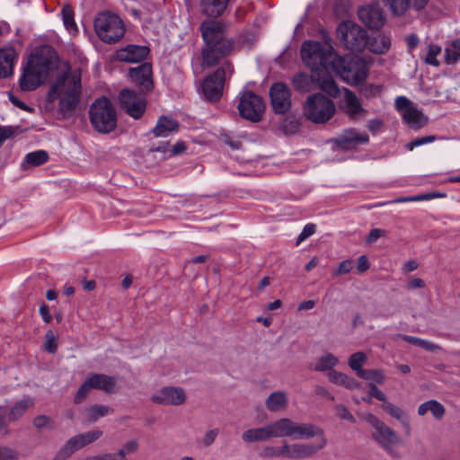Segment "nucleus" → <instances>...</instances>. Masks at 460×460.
<instances>
[{"label": "nucleus", "mask_w": 460, "mask_h": 460, "mask_svg": "<svg viewBox=\"0 0 460 460\" xmlns=\"http://www.w3.org/2000/svg\"><path fill=\"white\" fill-rule=\"evenodd\" d=\"M218 434V429H208L205 432L203 438L199 440V443L204 447H208L215 442Z\"/></svg>", "instance_id": "obj_52"}, {"label": "nucleus", "mask_w": 460, "mask_h": 460, "mask_svg": "<svg viewBox=\"0 0 460 460\" xmlns=\"http://www.w3.org/2000/svg\"><path fill=\"white\" fill-rule=\"evenodd\" d=\"M394 15L402 16L411 6V0H383Z\"/></svg>", "instance_id": "obj_41"}, {"label": "nucleus", "mask_w": 460, "mask_h": 460, "mask_svg": "<svg viewBox=\"0 0 460 460\" xmlns=\"http://www.w3.org/2000/svg\"><path fill=\"white\" fill-rule=\"evenodd\" d=\"M179 123L170 116H161L158 118L155 127L152 129V133L156 137H165L170 133L177 131Z\"/></svg>", "instance_id": "obj_29"}, {"label": "nucleus", "mask_w": 460, "mask_h": 460, "mask_svg": "<svg viewBox=\"0 0 460 460\" xmlns=\"http://www.w3.org/2000/svg\"><path fill=\"white\" fill-rule=\"evenodd\" d=\"M270 98L276 114H285L291 109V90L286 84H273L270 88Z\"/></svg>", "instance_id": "obj_17"}, {"label": "nucleus", "mask_w": 460, "mask_h": 460, "mask_svg": "<svg viewBox=\"0 0 460 460\" xmlns=\"http://www.w3.org/2000/svg\"><path fill=\"white\" fill-rule=\"evenodd\" d=\"M363 375L360 378L376 382V384L382 385L385 380V372L382 369H367L366 372H361Z\"/></svg>", "instance_id": "obj_46"}, {"label": "nucleus", "mask_w": 460, "mask_h": 460, "mask_svg": "<svg viewBox=\"0 0 460 460\" xmlns=\"http://www.w3.org/2000/svg\"><path fill=\"white\" fill-rule=\"evenodd\" d=\"M344 102L345 111L350 119H358L367 115V111L362 107L359 99L349 89H345Z\"/></svg>", "instance_id": "obj_23"}, {"label": "nucleus", "mask_w": 460, "mask_h": 460, "mask_svg": "<svg viewBox=\"0 0 460 460\" xmlns=\"http://www.w3.org/2000/svg\"><path fill=\"white\" fill-rule=\"evenodd\" d=\"M395 109L411 128L420 129L429 121L428 117L405 96H399L395 99Z\"/></svg>", "instance_id": "obj_13"}, {"label": "nucleus", "mask_w": 460, "mask_h": 460, "mask_svg": "<svg viewBox=\"0 0 460 460\" xmlns=\"http://www.w3.org/2000/svg\"><path fill=\"white\" fill-rule=\"evenodd\" d=\"M301 58L313 71L327 70L333 65L332 48L319 41H305L301 47Z\"/></svg>", "instance_id": "obj_4"}, {"label": "nucleus", "mask_w": 460, "mask_h": 460, "mask_svg": "<svg viewBox=\"0 0 460 460\" xmlns=\"http://www.w3.org/2000/svg\"><path fill=\"white\" fill-rule=\"evenodd\" d=\"M367 357L362 352L358 351L353 353L348 359L349 367L356 372L357 376L360 378L363 375L361 372H366L367 369L362 368V367L367 362Z\"/></svg>", "instance_id": "obj_39"}, {"label": "nucleus", "mask_w": 460, "mask_h": 460, "mask_svg": "<svg viewBox=\"0 0 460 460\" xmlns=\"http://www.w3.org/2000/svg\"><path fill=\"white\" fill-rule=\"evenodd\" d=\"M148 53L149 49L146 46L128 45L117 51L116 58L128 63H139L146 59Z\"/></svg>", "instance_id": "obj_22"}, {"label": "nucleus", "mask_w": 460, "mask_h": 460, "mask_svg": "<svg viewBox=\"0 0 460 460\" xmlns=\"http://www.w3.org/2000/svg\"><path fill=\"white\" fill-rule=\"evenodd\" d=\"M364 420L374 429L373 439L388 452L394 445L400 443V438L390 427L372 413H367Z\"/></svg>", "instance_id": "obj_11"}, {"label": "nucleus", "mask_w": 460, "mask_h": 460, "mask_svg": "<svg viewBox=\"0 0 460 460\" xmlns=\"http://www.w3.org/2000/svg\"><path fill=\"white\" fill-rule=\"evenodd\" d=\"M66 66L67 71L58 75L51 83L47 99L49 102L58 100L59 111L70 116L79 102L82 73L80 69L71 72L68 63Z\"/></svg>", "instance_id": "obj_2"}, {"label": "nucleus", "mask_w": 460, "mask_h": 460, "mask_svg": "<svg viewBox=\"0 0 460 460\" xmlns=\"http://www.w3.org/2000/svg\"><path fill=\"white\" fill-rule=\"evenodd\" d=\"M383 409L393 418L400 421L402 426L404 428L406 434H411V423L410 418L400 407L397 405L385 402L383 405Z\"/></svg>", "instance_id": "obj_30"}, {"label": "nucleus", "mask_w": 460, "mask_h": 460, "mask_svg": "<svg viewBox=\"0 0 460 460\" xmlns=\"http://www.w3.org/2000/svg\"><path fill=\"white\" fill-rule=\"evenodd\" d=\"M358 14L361 22L370 29H379L385 23L383 12L376 5L362 6Z\"/></svg>", "instance_id": "obj_21"}, {"label": "nucleus", "mask_w": 460, "mask_h": 460, "mask_svg": "<svg viewBox=\"0 0 460 460\" xmlns=\"http://www.w3.org/2000/svg\"><path fill=\"white\" fill-rule=\"evenodd\" d=\"M460 59V39L452 41L445 49V62L447 65L456 64Z\"/></svg>", "instance_id": "obj_40"}, {"label": "nucleus", "mask_w": 460, "mask_h": 460, "mask_svg": "<svg viewBox=\"0 0 460 460\" xmlns=\"http://www.w3.org/2000/svg\"><path fill=\"white\" fill-rule=\"evenodd\" d=\"M369 50L376 54H385L391 48V39L386 35H377L368 43Z\"/></svg>", "instance_id": "obj_34"}, {"label": "nucleus", "mask_w": 460, "mask_h": 460, "mask_svg": "<svg viewBox=\"0 0 460 460\" xmlns=\"http://www.w3.org/2000/svg\"><path fill=\"white\" fill-rule=\"evenodd\" d=\"M121 108L135 119H138L144 114L146 108L145 96L135 91L123 89L119 95Z\"/></svg>", "instance_id": "obj_15"}, {"label": "nucleus", "mask_w": 460, "mask_h": 460, "mask_svg": "<svg viewBox=\"0 0 460 460\" xmlns=\"http://www.w3.org/2000/svg\"><path fill=\"white\" fill-rule=\"evenodd\" d=\"M92 389H93V385H92V382L88 376L87 378L84 380V382L79 387V389L75 396V399H74L75 402V403L82 402L86 398V396L88 395V394L90 393V391Z\"/></svg>", "instance_id": "obj_49"}, {"label": "nucleus", "mask_w": 460, "mask_h": 460, "mask_svg": "<svg viewBox=\"0 0 460 460\" xmlns=\"http://www.w3.org/2000/svg\"><path fill=\"white\" fill-rule=\"evenodd\" d=\"M131 80L137 85L148 90L152 86V68L147 63H144L129 71Z\"/></svg>", "instance_id": "obj_24"}, {"label": "nucleus", "mask_w": 460, "mask_h": 460, "mask_svg": "<svg viewBox=\"0 0 460 460\" xmlns=\"http://www.w3.org/2000/svg\"><path fill=\"white\" fill-rule=\"evenodd\" d=\"M81 436V439H83V443L84 446L89 445L95 440H97L102 435L101 430H92L85 433L79 434Z\"/></svg>", "instance_id": "obj_57"}, {"label": "nucleus", "mask_w": 460, "mask_h": 460, "mask_svg": "<svg viewBox=\"0 0 460 460\" xmlns=\"http://www.w3.org/2000/svg\"><path fill=\"white\" fill-rule=\"evenodd\" d=\"M288 397L286 392L278 390L272 392L265 400V406L270 412H281L287 410Z\"/></svg>", "instance_id": "obj_27"}, {"label": "nucleus", "mask_w": 460, "mask_h": 460, "mask_svg": "<svg viewBox=\"0 0 460 460\" xmlns=\"http://www.w3.org/2000/svg\"><path fill=\"white\" fill-rule=\"evenodd\" d=\"M300 126L301 123L298 119L289 116L283 119L280 128L285 134L293 135L299 130Z\"/></svg>", "instance_id": "obj_43"}, {"label": "nucleus", "mask_w": 460, "mask_h": 460, "mask_svg": "<svg viewBox=\"0 0 460 460\" xmlns=\"http://www.w3.org/2000/svg\"><path fill=\"white\" fill-rule=\"evenodd\" d=\"M368 387L371 397H375L384 403L387 401L386 395L374 383H369Z\"/></svg>", "instance_id": "obj_61"}, {"label": "nucleus", "mask_w": 460, "mask_h": 460, "mask_svg": "<svg viewBox=\"0 0 460 460\" xmlns=\"http://www.w3.org/2000/svg\"><path fill=\"white\" fill-rule=\"evenodd\" d=\"M44 349L51 354H54L57 351L58 345L55 334L52 331H48L45 334Z\"/></svg>", "instance_id": "obj_53"}, {"label": "nucleus", "mask_w": 460, "mask_h": 460, "mask_svg": "<svg viewBox=\"0 0 460 460\" xmlns=\"http://www.w3.org/2000/svg\"><path fill=\"white\" fill-rule=\"evenodd\" d=\"M187 396L185 391L178 386H164L155 391L151 401L162 405L179 406L186 402Z\"/></svg>", "instance_id": "obj_18"}, {"label": "nucleus", "mask_w": 460, "mask_h": 460, "mask_svg": "<svg viewBox=\"0 0 460 460\" xmlns=\"http://www.w3.org/2000/svg\"><path fill=\"white\" fill-rule=\"evenodd\" d=\"M113 412L107 405L94 404L85 410L86 419L89 422H95L99 418L105 417Z\"/></svg>", "instance_id": "obj_38"}, {"label": "nucleus", "mask_w": 460, "mask_h": 460, "mask_svg": "<svg viewBox=\"0 0 460 460\" xmlns=\"http://www.w3.org/2000/svg\"><path fill=\"white\" fill-rule=\"evenodd\" d=\"M337 414L338 416L342 419L349 420L351 423L355 422L354 416L349 412V411L343 405L337 406Z\"/></svg>", "instance_id": "obj_63"}, {"label": "nucleus", "mask_w": 460, "mask_h": 460, "mask_svg": "<svg viewBox=\"0 0 460 460\" xmlns=\"http://www.w3.org/2000/svg\"><path fill=\"white\" fill-rule=\"evenodd\" d=\"M84 447L80 435H76L69 438L66 444L59 449L56 455L57 460H65L68 458L75 451Z\"/></svg>", "instance_id": "obj_31"}, {"label": "nucleus", "mask_w": 460, "mask_h": 460, "mask_svg": "<svg viewBox=\"0 0 460 460\" xmlns=\"http://www.w3.org/2000/svg\"><path fill=\"white\" fill-rule=\"evenodd\" d=\"M353 268V261L345 260L339 264L337 270L333 272L334 276L344 275L349 273Z\"/></svg>", "instance_id": "obj_60"}, {"label": "nucleus", "mask_w": 460, "mask_h": 460, "mask_svg": "<svg viewBox=\"0 0 460 460\" xmlns=\"http://www.w3.org/2000/svg\"><path fill=\"white\" fill-rule=\"evenodd\" d=\"M62 20L65 27L70 31H76V23L74 20V11L70 5L63 6L61 10Z\"/></svg>", "instance_id": "obj_42"}, {"label": "nucleus", "mask_w": 460, "mask_h": 460, "mask_svg": "<svg viewBox=\"0 0 460 460\" xmlns=\"http://www.w3.org/2000/svg\"><path fill=\"white\" fill-rule=\"evenodd\" d=\"M94 30L99 39L109 44L119 40L126 31L122 20L111 12H102L96 16Z\"/></svg>", "instance_id": "obj_7"}, {"label": "nucleus", "mask_w": 460, "mask_h": 460, "mask_svg": "<svg viewBox=\"0 0 460 460\" xmlns=\"http://www.w3.org/2000/svg\"><path fill=\"white\" fill-rule=\"evenodd\" d=\"M89 377L93 389L102 390L106 394L116 393L117 379L114 376L104 374H91Z\"/></svg>", "instance_id": "obj_28"}, {"label": "nucleus", "mask_w": 460, "mask_h": 460, "mask_svg": "<svg viewBox=\"0 0 460 460\" xmlns=\"http://www.w3.org/2000/svg\"><path fill=\"white\" fill-rule=\"evenodd\" d=\"M327 445L325 438L313 443L288 444L286 441L287 457L290 459H305L314 456Z\"/></svg>", "instance_id": "obj_19"}, {"label": "nucleus", "mask_w": 460, "mask_h": 460, "mask_svg": "<svg viewBox=\"0 0 460 460\" xmlns=\"http://www.w3.org/2000/svg\"><path fill=\"white\" fill-rule=\"evenodd\" d=\"M441 53V48L435 44H429L428 46L427 55L424 58V62L432 66H438L439 62L438 60V56Z\"/></svg>", "instance_id": "obj_45"}, {"label": "nucleus", "mask_w": 460, "mask_h": 460, "mask_svg": "<svg viewBox=\"0 0 460 460\" xmlns=\"http://www.w3.org/2000/svg\"><path fill=\"white\" fill-rule=\"evenodd\" d=\"M311 83L310 76L305 73H299L293 77V84L299 91H308Z\"/></svg>", "instance_id": "obj_48"}, {"label": "nucleus", "mask_w": 460, "mask_h": 460, "mask_svg": "<svg viewBox=\"0 0 460 460\" xmlns=\"http://www.w3.org/2000/svg\"><path fill=\"white\" fill-rule=\"evenodd\" d=\"M346 374L339 372L337 370H332L328 373V378L329 380L338 385L343 386L345 384V380L347 378Z\"/></svg>", "instance_id": "obj_56"}, {"label": "nucleus", "mask_w": 460, "mask_h": 460, "mask_svg": "<svg viewBox=\"0 0 460 460\" xmlns=\"http://www.w3.org/2000/svg\"><path fill=\"white\" fill-rule=\"evenodd\" d=\"M337 146L343 150H351L360 145H367L369 137L366 132H360L356 128L344 129L335 140Z\"/></svg>", "instance_id": "obj_20"}, {"label": "nucleus", "mask_w": 460, "mask_h": 460, "mask_svg": "<svg viewBox=\"0 0 460 460\" xmlns=\"http://www.w3.org/2000/svg\"><path fill=\"white\" fill-rule=\"evenodd\" d=\"M234 74V66L229 61L223 63L222 66L208 75L201 84L202 96L208 102L219 100L223 94V88L226 78Z\"/></svg>", "instance_id": "obj_8"}, {"label": "nucleus", "mask_w": 460, "mask_h": 460, "mask_svg": "<svg viewBox=\"0 0 460 460\" xmlns=\"http://www.w3.org/2000/svg\"><path fill=\"white\" fill-rule=\"evenodd\" d=\"M385 231L380 228L372 229L367 238L368 243H373L377 241L381 236L385 235Z\"/></svg>", "instance_id": "obj_64"}, {"label": "nucleus", "mask_w": 460, "mask_h": 460, "mask_svg": "<svg viewBox=\"0 0 460 460\" xmlns=\"http://www.w3.org/2000/svg\"><path fill=\"white\" fill-rule=\"evenodd\" d=\"M342 63L343 66L339 74L348 84L357 85L367 77L369 66L365 59L354 57L348 61L342 60Z\"/></svg>", "instance_id": "obj_14"}, {"label": "nucleus", "mask_w": 460, "mask_h": 460, "mask_svg": "<svg viewBox=\"0 0 460 460\" xmlns=\"http://www.w3.org/2000/svg\"><path fill=\"white\" fill-rule=\"evenodd\" d=\"M90 121L101 133H110L117 126V114L110 100L106 97L96 99L90 106Z\"/></svg>", "instance_id": "obj_5"}, {"label": "nucleus", "mask_w": 460, "mask_h": 460, "mask_svg": "<svg viewBox=\"0 0 460 460\" xmlns=\"http://www.w3.org/2000/svg\"><path fill=\"white\" fill-rule=\"evenodd\" d=\"M435 139H436V137L432 136V135L431 136H425V137H417V138L413 139L412 141L407 143L405 145V147L408 150L412 151L415 147L420 146L422 145L432 143L433 141H435Z\"/></svg>", "instance_id": "obj_54"}, {"label": "nucleus", "mask_w": 460, "mask_h": 460, "mask_svg": "<svg viewBox=\"0 0 460 460\" xmlns=\"http://www.w3.org/2000/svg\"><path fill=\"white\" fill-rule=\"evenodd\" d=\"M34 406V399L31 396H23L16 401L10 408L8 413H5V420L8 422L20 420L29 409Z\"/></svg>", "instance_id": "obj_25"}, {"label": "nucleus", "mask_w": 460, "mask_h": 460, "mask_svg": "<svg viewBox=\"0 0 460 460\" xmlns=\"http://www.w3.org/2000/svg\"><path fill=\"white\" fill-rule=\"evenodd\" d=\"M314 233L315 226L314 224L305 225L296 239V244H299L300 243L313 235Z\"/></svg>", "instance_id": "obj_59"}, {"label": "nucleus", "mask_w": 460, "mask_h": 460, "mask_svg": "<svg viewBox=\"0 0 460 460\" xmlns=\"http://www.w3.org/2000/svg\"><path fill=\"white\" fill-rule=\"evenodd\" d=\"M321 89L332 97H337L340 94V89L332 78L323 79Z\"/></svg>", "instance_id": "obj_50"}, {"label": "nucleus", "mask_w": 460, "mask_h": 460, "mask_svg": "<svg viewBox=\"0 0 460 460\" xmlns=\"http://www.w3.org/2000/svg\"><path fill=\"white\" fill-rule=\"evenodd\" d=\"M282 438L288 437L296 439H317L325 438L323 430L313 424L295 422L289 418H280Z\"/></svg>", "instance_id": "obj_12"}, {"label": "nucleus", "mask_w": 460, "mask_h": 460, "mask_svg": "<svg viewBox=\"0 0 460 460\" xmlns=\"http://www.w3.org/2000/svg\"><path fill=\"white\" fill-rule=\"evenodd\" d=\"M58 57L55 49L44 45L29 55L19 78L20 88L24 92L36 90L43 84L49 73L57 69Z\"/></svg>", "instance_id": "obj_1"}, {"label": "nucleus", "mask_w": 460, "mask_h": 460, "mask_svg": "<svg viewBox=\"0 0 460 460\" xmlns=\"http://www.w3.org/2000/svg\"><path fill=\"white\" fill-rule=\"evenodd\" d=\"M49 160V154L44 150H37L34 152L28 153L22 163V166L24 168L32 167V166H40L44 164Z\"/></svg>", "instance_id": "obj_35"}, {"label": "nucleus", "mask_w": 460, "mask_h": 460, "mask_svg": "<svg viewBox=\"0 0 460 460\" xmlns=\"http://www.w3.org/2000/svg\"><path fill=\"white\" fill-rule=\"evenodd\" d=\"M335 111L334 102L322 93L308 96L303 107L305 117L315 124L326 123L333 117Z\"/></svg>", "instance_id": "obj_6"}, {"label": "nucleus", "mask_w": 460, "mask_h": 460, "mask_svg": "<svg viewBox=\"0 0 460 460\" xmlns=\"http://www.w3.org/2000/svg\"><path fill=\"white\" fill-rule=\"evenodd\" d=\"M229 0H201L203 12L208 16L221 15L228 4Z\"/></svg>", "instance_id": "obj_32"}, {"label": "nucleus", "mask_w": 460, "mask_h": 460, "mask_svg": "<svg viewBox=\"0 0 460 460\" xmlns=\"http://www.w3.org/2000/svg\"><path fill=\"white\" fill-rule=\"evenodd\" d=\"M22 132V129L20 126H0V146L4 141L15 137Z\"/></svg>", "instance_id": "obj_47"}, {"label": "nucleus", "mask_w": 460, "mask_h": 460, "mask_svg": "<svg viewBox=\"0 0 460 460\" xmlns=\"http://www.w3.org/2000/svg\"><path fill=\"white\" fill-rule=\"evenodd\" d=\"M237 109L241 117L252 122L262 119L265 103L262 98L252 91H243L238 95Z\"/></svg>", "instance_id": "obj_10"}, {"label": "nucleus", "mask_w": 460, "mask_h": 460, "mask_svg": "<svg viewBox=\"0 0 460 460\" xmlns=\"http://www.w3.org/2000/svg\"><path fill=\"white\" fill-rule=\"evenodd\" d=\"M137 442L135 440H130L123 446V447L118 452V454L116 456L123 457L128 454H131V453L135 452L137 450Z\"/></svg>", "instance_id": "obj_62"}, {"label": "nucleus", "mask_w": 460, "mask_h": 460, "mask_svg": "<svg viewBox=\"0 0 460 460\" xmlns=\"http://www.w3.org/2000/svg\"><path fill=\"white\" fill-rule=\"evenodd\" d=\"M33 425L39 429L43 428L52 429L54 428L52 420L46 415H39L35 417L33 420Z\"/></svg>", "instance_id": "obj_55"}, {"label": "nucleus", "mask_w": 460, "mask_h": 460, "mask_svg": "<svg viewBox=\"0 0 460 460\" xmlns=\"http://www.w3.org/2000/svg\"><path fill=\"white\" fill-rule=\"evenodd\" d=\"M226 25L216 20L204 21L200 32L206 43L202 49V66H214L234 50V40L225 37Z\"/></svg>", "instance_id": "obj_3"}, {"label": "nucleus", "mask_w": 460, "mask_h": 460, "mask_svg": "<svg viewBox=\"0 0 460 460\" xmlns=\"http://www.w3.org/2000/svg\"><path fill=\"white\" fill-rule=\"evenodd\" d=\"M339 363V359L332 353H325L321 356L314 367V371L324 372L334 370L333 367Z\"/></svg>", "instance_id": "obj_37"}, {"label": "nucleus", "mask_w": 460, "mask_h": 460, "mask_svg": "<svg viewBox=\"0 0 460 460\" xmlns=\"http://www.w3.org/2000/svg\"><path fill=\"white\" fill-rule=\"evenodd\" d=\"M261 456L265 458L287 457L286 441L283 442V445L280 447L272 446L263 447Z\"/></svg>", "instance_id": "obj_44"}, {"label": "nucleus", "mask_w": 460, "mask_h": 460, "mask_svg": "<svg viewBox=\"0 0 460 460\" xmlns=\"http://www.w3.org/2000/svg\"><path fill=\"white\" fill-rule=\"evenodd\" d=\"M341 43L351 51H361L367 45V31L351 21H344L337 28Z\"/></svg>", "instance_id": "obj_9"}, {"label": "nucleus", "mask_w": 460, "mask_h": 460, "mask_svg": "<svg viewBox=\"0 0 460 460\" xmlns=\"http://www.w3.org/2000/svg\"><path fill=\"white\" fill-rule=\"evenodd\" d=\"M428 411H430L432 415L440 420L445 415L444 406L436 400H429L421 403L418 408V414L420 416L425 415Z\"/></svg>", "instance_id": "obj_33"}, {"label": "nucleus", "mask_w": 460, "mask_h": 460, "mask_svg": "<svg viewBox=\"0 0 460 460\" xmlns=\"http://www.w3.org/2000/svg\"><path fill=\"white\" fill-rule=\"evenodd\" d=\"M399 337L402 341H404L410 344H412L414 346L422 348V349H426L427 351L435 352V351L441 349V347L439 345L433 343L432 341H430L429 340H424V339H420V338H418L415 336H411V335H406V334H400Z\"/></svg>", "instance_id": "obj_36"}, {"label": "nucleus", "mask_w": 460, "mask_h": 460, "mask_svg": "<svg viewBox=\"0 0 460 460\" xmlns=\"http://www.w3.org/2000/svg\"><path fill=\"white\" fill-rule=\"evenodd\" d=\"M6 408L0 406V437H5L10 433L8 423L5 420Z\"/></svg>", "instance_id": "obj_58"}, {"label": "nucleus", "mask_w": 460, "mask_h": 460, "mask_svg": "<svg viewBox=\"0 0 460 460\" xmlns=\"http://www.w3.org/2000/svg\"><path fill=\"white\" fill-rule=\"evenodd\" d=\"M445 196H446L445 193L431 192V193H427V194H423V195H418V196H413V197L399 199L395 200V202L428 200V199H435V198H442Z\"/></svg>", "instance_id": "obj_51"}, {"label": "nucleus", "mask_w": 460, "mask_h": 460, "mask_svg": "<svg viewBox=\"0 0 460 460\" xmlns=\"http://www.w3.org/2000/svg\"><path fill=\"white\" fill-rule=\"evenodd\" d=\"M17 53L13 48L0 49V77L6 78L13 75Z\"/></svg>", "instance_id": "obj_26"}, {"label": "nucleus", "mask_w": 460, "mask_h": 460, "mask_svg": "<svg viewBox=\"0 0 460 460\" xmlns=\"http://www.w3.org/2000/svg\"><path fill=\"white\" fill-rule=\"evenodd\" d=\"M276 438H282L280 419L263 427L249 429L242 434V439L246 443L263 442Z\"/></svg>", "instance_id": "obj_16"}]
</instances>
